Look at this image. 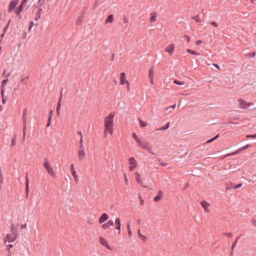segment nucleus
Instances as JSON below:
<instances>
[{"mask_svg": "<svg viewBox=\"0 0 256 256\" xmlns=\"http://www.w3.org/2000/svg\"><path fill=\"white\" fill-rule=\"evenodd\" d=\"M200 204L206 212H210L209 207L210 206V204L209 203L203 200L200 202Z\"/></svg>", "mask_w": 256, "mask_h": 256, "instance_id": "12", "label": "nucleus"}, {"mask_svg": "<svg viewBox=\"0 0 256 256\" xmlns=\"http://www.w3.org/2000/svg\"><path fill=\"white\" fill-rule=\"evenodd\" d=\"M70 171L72 172V174L74 176L75 181L77 182L78 181V177L77 174H76V171L74 170V164H72L70 165Z\"/></svg>", "mask_w": 256, "mask_h": 256, "instance_id": "17", "label": "nucleus"}, {"mask_svg": "<svg viewBox=\"0 0 256 256\" xmlns=\"http://www.w3.org/2000/svg\"><path fill=\"white\" fill-rule=\"evenodd\" d=\"M114 117V114L111 112L104 120V132L105 137H106L108 134H110L111 136L113 134Z\"/></svg>", "mask_w": 256, "mask_h": 256, "instance_id": "1", "label": "nucleus"}, {"mask_svg": "<svg viewBox=\"0 0 256 256\" xmlns=\"http://www.w3.org/2000/svg\"><path fill=\"white\" fill-rule=\"evenodd\" d=\"M237 102L238 104L239 108L241 109H246L253 104L252 102H246L242 98L238 99Z\"/></svg>", "mask_w": 256, "mask_h": 256, "instance_id": "4", "label": "nucleus"}, {"mask_svg": "<svg viewBox=\"0 0 256 256\" xmlns=\"http://www.w3.org/2000/svg\"><path fill=\"white\" fill-rule=\"evenodd\" d=\"M126 228L128 229V236L129 237H131L132 235V232L130 228V225L129 224H128L126 226Z\"/></svg>", "mask_w": 256, "mask_h": 256, "instance_id": "29", "label": "nucleus"}, {"mask_svg": "<svg viewBox=\"0 0 256 256\" xmlns=\"http://www.w3.org/2000/svg\"><path fill=\"white\" fill-rule=\"evenodd\" d=\"M82 142H83L82 139V138H81V139L80 140V146H82Z\"/></svg>", "mask_w": 256, "mask_h": 256, "instance_id": "59", "label": "nucleus"}, {"mask_svg": "<svg viewBox=\"0 0 256 256\" xmlns=\"http://www.w3.org/2000/svg\"><path fill=\"white\" fill-rule=\"evenodd\" d=\"M78 154L79 160H83L85 156V153L84 152V148H83L82 146H80V150L78 152Z\"/></svg>", "mask_w": 256, "mask_h": 256, "instance_id": "11", "label": "nucleus"}, {"mask_svg": "<svg viewBox=\"0 0 256 256\" xmlns=\"http://www.w3.org/2000/svg\"><path fill=\"white\" fill-rule=\"evenodd\" d=\"M139 146L142 148V149L146 150L148 151L150 154H154V153L152 150V147L150 146V142L147 141H144L142 142L140 140V143H138Z\"/></svg>", "mask_w": 256, "mask_h": 256, "instance_id": "3", "label": "nucleus"}, {"mask_svg": "<svg viewBox=\"0 0 256 256\" xmlns=\"http://www.w3.org/2000/svg\"><path fill=\"white\" fill-rule=\"evenodd\" d=\"M169 126H170V122H168L164 126L162 127L160 130H166L168 129L169 128Z\"/></svg>", "mask_w": 256, "mask_h": 256, "instance_id": "34", "label": "nucleus"}, {"mask_svg": "<svg viewBox=\"0 0 256 256\" xmlns=\"http://www.w3.org/2000/svg\"><path fill=\"white\" fill-rule=\"evenodd\" d=\"M134 174L136 176V180L138 184L140 185H142V183L141 180V177H140V174L137 172H136L134 173Z\"/></svg>", "mask_w": 256, "mask_h": 256, "instance_id": "22", "label": "nucleus"}, {"mask_svg": "<svg viewBox=\"0 0 256 256\" xmlns=\"http://www.w3.org/2000/svg\"><path fill=\"white\" fill-rule=\"evenodd\" d=\"M2 102L4 104H6V98L4 96V94H2Z\"/></svg>", "mask_w": 256, "mask_h": 256, "instance_id": "38", "label": "nucleus"}, {"mask_svg": "<svg viewBox=\"0 0 256 256\" xmlns=\"http://www.w3.org/2000/svg\"><path fill=\"white\" fill-rule=\"evenodd\" d=\"M50 116H49L48 118V124H47V126H50Z\"/></svg>", "mask_w": 256, "mask_h": 256, "instance_id": "48", "label": "nucleus"}, {"mask_svg": "<svg viewBox=\"0 0 256 256\" xmlns=\"http://www.w3.org/2000/svg\"><path fill=\"white\" fill-rule=\"evenodd\" d=\"M18 237V234L16 233H10L7 234L6 236L4 238V242L6 243V242H14L16 240Z\"/></svg>", "mask_w": 256, "mask_h": 256, "instance_id": "5", "label": "nucleus"}, {"mask_svg": "<svg viewBox=\"0 0 256 256\" xmlns=\"http://www.w3.org/2000/svg\"><path fill=\"white\" fill-rule=\"evenodd\" d=\"M108 215L104 213L100 217L99 220H98L99 223L102 224L104 223V222H106V220H108Z\"/></svg>", "mask_w": 256, "mask_h": 256, "instance_id": "16", "label": "nucleus"}, {"mask_svg": "<svg viewBox=\"0 0 256 256\" xmlns=\"http://www.w3.org/2000/svg\"><path fill=\"white\" fill-rule=\"evenodd\" d=\"M142 240V242H145L147 240H148V238L146 236L143 235L142 234L139 237Z\"/></svg>", "mask_w": 256, "mask_h": 256, "instance_id": "31", "label": "nucleus"}, {"mask_svg": "<svg viewBox=\"0 0 256 256\" xmlns=\"http://www.w3.org/2000/svg\"><path fill=\"white\" fill-rule=\"evenodd\" d=\"M60 109L56 108V114H57V115L58 116H60Z\"/></svg>", "mask_w": 256, "mask_h": 256, "instance_id": "49", "label": "nucleus"}, {"mask_svg": "<svg viewBox=\"0 0 256 256\" xmlns=\"http://www.w3.org/2000/svg\"><path fill=\"white\" fill-rule=\"evenodd\" d=\"M23 8L22 6H20L18 8H16L15 10V13L20 18H22L21 15L20 14V12L22 10Z\"/></svg>", "mask_w": 256, "mask_h": 256, "instance_id": "21", "label": "nucleus"}, {"mask_svg": "<svg viewBox=\"0 0 256 256\" xmlns=\"http://www.w3.org/2000/svg\"><path fill=\"white\" fill-rule=\"evenodd\" d=\"M157 14L156 12H152L150 14L149 22L150 24L154 22L156 20Z\"/></svg>", "mask_w": 256, "mask_h": 256, "instance_id": "14", "label": "nucleus"}, {"mask_svg": "<svg viewBox=\"0 0 256 256\" xmlns=\"http://www.w3.org/2000/svg\"><path fill=\"white\" fill-rule=\"evenodd\" d=\"M193 19L196 22H200V20L198 16L194 17Z\"/></svg>", "mask_w": 256, "mask_h": 256, "instance_id": "44", "label": "nucleus"}, {"mask_svg": "<svg viewBox=\"0 0 256 256\" xmlns=\"http://www.w3.org/2000/svg\"><path fill=\"white\" fill-rule=\"evenodd\" d=\"M42 9L40 7L38 8V11L36 13L35 18H34L35 20L36 21L38 19L40 18L41 16V14H42Z\"/></svg>", "mask_w": 256, "mask_h": 256, "instance_id": "19", "label": "nucleus"}, {"mask_svg": "<svg viewBox=\"0 0 256 256\" xmlns=\"http://www.w3.org/2000/svg\"><path fill=\"white\" fill-rule=\"evenodd\" d=\"M6 70H4V72H3V75H4V76H6V78H7V77H8V76H10V74H8L7 75H6Z\"/></svg>", "mask_w": 256, "mask_h": 256, "instance_id": "50", "label": "nucleus"}, {"mask_svg": "<svg viewBox=\"0 0 256 256\" xmlns=\"http://www.w3.org/2000/svg\"><path fill=\"white\" fill-rule=\"evenodd\" d=\"M26 224H22L21 226V228H26Z\"/></svg>", "mask_w": 256, "mask_h": 256, "instance_id": "56", "label": "nucleus"}, {"mask_svg": "<svg viewBox=\"0 0 256 256\" xmlns=\"http://www.w3.org/2000/svg\"><path fill=\"white\" fill-rule=\"evenodd\" d=\"M26 2H24V0H22V2H21V4H20V6H22V7L24 8V4H25V3H26Z\"/></svg>", "mask_w": 256, "mask_h": 256, "instance_id": "52", "label": "nucleus"}, {"mask_svg": "<svg viewBox=\"0 0 256 256\" xmlns=\"http://www.w3.org/2000/svg\"><path fill=\"white\" fill-rule=\"evenodd\" d=\"M116 229L118 230V234L120 232V220L118 218L115 220Z\"/></svg>", "mask_w": 256, "mask_h": 256, "instance_id": "18", "label": "nucleus"}, {"mask_svg": "<svg viewBox=\"0 0 256 256\" xmlns=\"http://www.w3.org/2000/svg\"><path fill=\"white\" fill-rule=\"evenodd\" d=\"M242 186V184H239L236 185L234 186L233 188L234 189H236V188H240Z\"/></svg>", "mask_w": 256, "mask_h": 256, "instance_id": "43", "label": "nucleus"}, {"mask_svg": "<svg viewBox=\"0 0 256 256\" xmlns=\"http://www.w3.org/2000/svg\"><path fill=\"white\" fill-rule=\"evenodd\" d=\"M129 170L130 172L134 170L137 166V162L134 157L128 159Z\"/></svg>", "mask_w": 256, "mask_h": 256, "instance_id": "6", "label": "nucleus"}, {"mask_svg": "<svg viewBox=\"0 0 256 256\" xmlns=\"http://www.w3.org/2000/svg\"><path fill=\"white\" fill-rule=\"evenodd\" d=\"M99 239H100V242L102 245L106 247L108 249L110 250H112V248L108 244V242L106 240V239H105L102 236H100Z\"/></svg>", "mask_w": 256, "mask_h": 256, "instance_id": "9", "label": "nucleus"}, {"mask_svg": "<svg viewBox=\"0 0 256 256\" xmlns=\"http://www.w3.org/2000/svg\"><path fill=\"white\" fill-rule=\"evenodd\" d=\"M202 43V41L200 40H198L196 41V45H200Z\"/></svg>", "mask_w": 256, "mask_h": 256, "instance_id": "47", "label": "nucleus"}, {"mask_svg": "<svg viewBox=\"0 0 256 256\" xmlns=\"http://www.w3.org/2000/svg\"><path fill=\"white\" fill-rule=\"evenodd\" d=\"M184 37L186 38V41H187L188 42H190V38L188 36H186V35H184Z\"/></svg>", "mask_w": 256, "mask_h": 256, "instance_id": "46", "label": "nucleus"}, {"mask_svg": "<svg viewBox=\"0 0 256 256\" xmlns=\"http://www.w3.org/2000/svg\"><path fill=\"white\" fill-rule=\"evenodd\" d=\"M8 82V80H4L2 82V88H1V94H3V93L4 92V86L6 84V82Z\"/></svg>", "mask_w": 256, "mask_h": 256, "instance_id": "25", "label": "nucleus"}, {"mask_svg": "<svg viewBox=\"0 0 256 256\" xmlns=\"http://www.w3.org/2000/svg\"><path fill=\"white\" fill-rule=\"evenodd\" d=\"M46 0H38V3L39 6H42L44 4Z\"/></svg>", "mask_w": 256, "mask_h": 256, "instance_id": "33", "label": "nucleus"}, {"mask_svg": "<svg viewBox=\"0 0 256 256\" xmlns=\"http://www.w3.org/2000/svg\"><path fill=\"white\" fill-rule=\"evenodd\" d=\"M160 164L162 166H166L167 165V164L166 163H165V162H160Z\"/></svg>", "mask_w": 256, "mask_h": 256, "instance_id": "51", "label": "nucleus"}, {"mask_svg": "<svg viewBox=\"0 0 256 256\" xmlns=\"http://www.w3.org/2000/svg\"><path fill=\"white\" fill-rule=\"evenodd\" d=\"M252 224H254V226H256V220H252Z\"/></svg>", "mask_w": 256, "mask_h": 256, "instance_id": "62", "label": "nucleus"}, {"mask_svg": "<svg viewBox=\"0 0 256 256\" xmlns=\"http://www.w3.org/2000/svg\"><path fill=\"white\" fill-rule=\"evenodd\" d=\"M139 124L141 127H145L147 126V123L142 120H139Z\"/></svg>", "mask_w": 256, "mask_h": 256, "instance_id": "30", "label": "nucleus"}, {"mask_svg": "<svg viewBox=\"0 0 256 256\" xmlns=\"http://www.w3.org/2000/svg\"><path fill=\"white\" fill-rule=\"evenodd\" d=\"M247 138H256V134H249L246 136Z\"/></svg>", "mask_w": 256, "mask_h": 256, "instance_id": "41", "label": "nucleus"}, {"mask_svg": "<svg viewBox=\"0 0 256 256\" xmlns=\"http://www.w3.org/2000/svg\"><path fill=\"white\" fill-rule=\"evenodd\" d=\"M26 112H27L26 110H24L23 114H22V120H23L24 123V130L26 128Z\"/></svg>", "mask_w": 256, "mask_h": 256, "instance_id": "23", "label": "nucleus"}, {"mask_svg": "<svg viewBox=\"0 0 256 256\" xmlns=\"http://www.w3.org/2000/svg\"><path fill=\"white\" fill-rule=\"evenodd\" d=\"M148 76L150 79V84H154V70L153 68L150 69L148 71Z\"/></svg>", "mask_w": 256, "mask_h": 256, "instance_id": "15", "label": "nucleus"}, {"mask_svg": "<svg viewBox=\"0 0 256 256\" xmlns=\"http://www.w3.org/2000/svg\"><path fill=\"white\" fill-rule=\"evenodd\" d=\"M132 136L138 144L140 143L141 140L135 133L132 134Z\"/></svg>", "mask_w": 256, "mask_h": 256, "instance_id": "27", "label": "nucleus"}, {"mask_svg": "<svg viewBox=\"0 0 256 256\" xmlns=\"http://www.w3.org/2000/svg\"><path fill=\"white\" fill-rule=\"evenodd\" d=\"M6 246L8 249H10L12 248L13 246L12 244H8Z\"/></svg>", "mask_w": 256, "mask_h": 256, "instance_id": "53", "label": "nucleus"}, {"mask_svg": "<svg viewBox=\"0 0 256 256\" xmlns=\"http://www.w3.org/2000/svg\"><path fill=\"white\" fill-rule=\"evenodd\" d=\"M174 83L176 84H179V85H182L184 84V82H181L178 81V80H174Z\"/></svg>", "mask_w": 256, "mask_h": 256, "instance_id": "40", "label": "nucleus"}, {"mask_svg": "<svg viewBox=\"0 0 256 256\" xmlns=\"http://www.w3.org/2000/svg\"><path fill=\"white\" fill-rule=\"evenodd\" d=\"M187 52L193 55H200V53L190 49L187 50Z\"/></svg>", "mask_w": 256, "mask_h": 256, "instance_id": "28", "label": "nucleus"}, {"mask_svg": "<svg viewBox=\"0 0 256 256\" xmlns=\"http://www.w3.org/2000/svg\"><path fill=\"white\" fill-rule=\"evenodd\" d=\"M10 232L18 234L17 230L14 224H12L10 226Z\"/></svg>", "mask_w": 256, "mask_h": 256, "instance_id": "26", "label": "nucleus"}, {"mask_svg": "<svg viewBox=\"0 0 256 256\" xmlns=\"http://www.w3.org/2000/svg\"><path fill=\"white\" fill-rule=\"evenodd\" d=\"M250 147V145L249 144H246L242 147L241 148H240L237 151L232 153V154H228V156H230V155H234V154H238V152H240L242 151V150H246V148H248Z\"/></svg>", "mask_w": 256, "mask_h": 256, "instance_id": "20", "label": "nucleus"}, {"mask_svg": "<svg viewBox=\"0 0 256 256\" xmlns=\"http://www.w3.org/2000/svg\"><path fill=\"white\" fill-rule=\"evenodd\" d=\"M164 196L163 192L162 190H159L158 195L154 198V202H158L161 200Z\"/></svg>", "mask_w": 256, "mask_h": 256, "instance_id": "13", "label": "nucleus"}, {"mask_svg": "<svg viewBox=\"0 0 256 256\" xmlns=\"http://www.w3.org/2000/svg\"><path fill=\"white\" fill-rule=\"evenodd\" d=\"M176 104H174L172 105V106H170V107H169V108H166V110L168 109V108H176Z\"/></svg>", "mask_w": 256, "mask_h": 256, "instance_id": "55", "label": "nucleus"}, {"mask_svg": "<svg viewBox=\"0 0 256 256\" xmlns=\"http://www.w3.org/2000/svg\"><path fill=\"white\" fill-rule=\"evenodd\" d=\"M88 222L90 225H92V222L90 220H89Z\"/></svg>", "mask_w": 256, "mask_h": 256, "instance_id": "64", "label": "nucleus"}, {"mask_svg": "<svg viewBox=\"0 0 256 256\" xmlns=\"http://www.w3.org/2000/svg\"><path fill=\"white\" fill-rule=\"evenodd\" d=\"M124 180H125V182H126V185H128V178L126 174H124Z\"/></svg>", "mask_w": 256, "mask_h": 256, "instance_id": "39", "label": "nucleus"}, {"mask_svg": "<svg viewBox=\"0 0 256 256\" xmlns=\"http://www.w3.org/2000/svg\"><path fill=\"white\" fill-rule=\"evenodd\" d=\"M53 111L52 110H50V116H50V118H52V114Z\"/></svg>", "mask_w": 256, "mask_h": 256, "instance_id": "58", "label": "nucleus"}, {"mask_svg": "<svg viewBox=\"0 0 256 256\" xmlns=\"http://www.w3.org/2000/svg\"><path fill=\"white\" fill-rule=\"evenodd\" d=\"M219 135L218 134L216 135L215 137H214V138L208 140L207 141V143H210V142H212L213 140H216V138H217L218 137Z\"/></svg>", "mask_w": 256, "mask_h": 256, "instance_id": "35", "label": "nucleus"}, {"mask_svg": "<svg viewBox=\"0 0 256 256\" xmlns=\"http://www.w3.org/2000/svg\"><path fill=\"white\" fill-rule=\"evenodd\" d=\"M113 22H114V16H113V15L110 14V15H109L108 16V17L107 18V19H106V20L105 22V24H109V23H112Z\"/></svg>", "mask_w": 256, "mask_h": 256, "instance_id": "24", "label": "nucleus"}, {"mask_svg": "<svg viewBox=\"0 0 256 256\" xmlns=\"http://www.w3.org/2000/svg\"><path fill=\"white\" fill-rule=\"evenodd\" d=\"M33 25H34V22H30V27H32Z\"/></svg>", "mask_w": 256, "mask_h": 256, "instance_id": "63", "label": "nucleus"}, {"mask_svg": "<svg viewBox=\"0 0 256 256\" xmlns=\"http://www.w3.org/2000/svg\"><path fill=\"white\" fill-rule=\"evenodd\" d=\"M44 166L46 168L47 172L51 176L52 178L56 177V174L54 170L51 165V164L48 162L47 158L44 160Z\"/></svg>", "mask_w": 256, "mask_h": 256, "instance_id": "2", "label": "nucleus"}, {"mask_svg": "<svg viewBox=\"0 0 256 256\" xmlns=\"http://www.w3.org/2000/svg\"><path fill=\"white\" fill-rule=\"evenodd\" d=\"M102 227L104 228V229H108L110 226L107 224V223H105V224H104Z\"/></svg>", "mask_w": 256, "mask_h": 256, "instance_id": "36", "label": "nucleus"}, {"mask_svg": "<svg viewBox=\"0 0 256 256\" xmlns=\"http://www.w3.org/2000/svg\"><path fill=\"white\" fill-rule=\"evenodd\" d=\"M25 80H26V78H23L21 82H23L24 84H25Z\"/></svg>", "mask_w": 256, "mask_h": 256, "instance_id": "60", "label": "nucleus"}, {"mask_svg": "<svg viewBox=\"0 0 256 256\" xmlns=\"http://www.w3.org/2000/svg\"><path fill=\"white\" fill-rule=\"evenodd\" d=\"M107 224L110 226H112L114 225V222L112 220H109L108 221V222H106Z\"/></svg>", "mask_w": 256, "mask_h": 256, "instance_id": "37", "label": "nucleus"}, {"mask_svg": "<svg viewBox=\"0 0 256 256\" xmlns=\"http://www.w3.org/2000/svg\"><path fill=\"white\" fill-rule=\"evenodd\" d=\"M214 66H215L216 68H218V69H220V66H218V64H213Z\"/></svg>", "mask_w": 256, "mask_h": 256, "instance_id": "54", "label": "nucleus"}, {"mask_svg": "<svg viewBox=\"0 0 256 256\" xmlns=\"http://www.w3.org/2000/svg\"><path fill=\"white\" fill-rule=\"evenodd\" d=\"M138 236L139 237L140 236H141L142 234L140 232V230H138Z\"/></svg>", "mask_w": 256, "mask_h": 256, "instance_id": "57", "label": "nucleus"}, {"mask_svg": "<svg viewBox=\"0 0 256 256\" xmlns=\"http://www.w3.org/2000/svg\"><path fill=\"white\" fill-rule=\"evenodd\" d=\"M61 101H62V96L60 95V98L58 100V105H57V108H56L58 109H60V107H61Z\"/></svg>", "mask_w": 256, "mask_h": 256, "instance_id": "32", "label": "nucleus"}, {"mask_svg": "<svg viewBox=\"0 0 256 256\" xmlns=\"http://www.w3.org/2000/svg\"><path fill=\"white\" fill-rule=\"evenodd\" d=\"M28 178H27L26 180V190L27 192H28Z\"/></svg>", "mask_w": 256, "mask_h": 256, "instance_id": "42", "label": "nucleus"}, {"mask_svg": "<svg viewBox=\"0 0 256 256\" xmlns=\"http://www.w3.org/2000/svg\"><path fill=\"white\" fill-rule=\"evenodd\" d=\"M120 84L121 85L128 84V82L126 80V74L124 72H122L120 74Z\"/></svg>", "mask_w": 256, "mask_h": 256, "instance_id": "10", "label": "nucleus"}, {"mask_svg": "<svg viewBox=\"0 0 256 256\" xmlns=\"http://www.w3.org/2000/svg\"><path fill=\"white\" fill-rule=\"evenodd\" d=\"M175 49V44H171L167 46L165 48V51L169 54L170 55H172Z\"/></svg>", "mask_w": 256, "mask_h": 256, "instance_id": "8", "label": "nucleus"}, {"mask_svg": "<svg viewBox=\"0 0 256 256\" xmlns=\"http://www.w3.org/2000/svg\"><path fill=\"white\" fill-rule=\"evenodd\" d=\"M127 84V90H128V91L129 92L130 90V84L128 83V84Z\"/></svg>", "mask_w": 256, "mask_h": 256, "instance_id": "61", "label": "nucleus"}, {"mask_svg": "<svg viewBox=\"0 0 256 256\" xmlns=\"http://www.w3.org/2000/svg\"><path fill=\"white\" fill-rule=\"evenodd\" d=\"M210 24L212 25V26H214L215 27H218V25L217 24L216 22H210Z\"/></svg>", "mask_w": 256, "mask_h": 256, "instance_id": "45", "label": "nucleus"}, {"mask_svg": "<svg viewBox=\"0 0 256 256\" xmlns=\"http://www.w3.org/2000/svg\"><path fill=\"white\" fill-rule=\"evenodd\" d=\"M18 2L19 0H12L9 4L8 12L10 13L14 11Z\"/></svg>", "mask_w": 256, "mask_h": 256, "instance_id": "7", "label": "nucleus"}]
</instances>
